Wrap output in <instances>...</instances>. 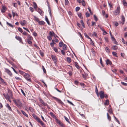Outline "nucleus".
<instances>
[{"instance_id":"nucleus-21","label":"nucleus","mask_w":127,"mask_h":127,"mask_svg":"<svg viewBox=\"0 0 127 127\" xmlns=\"http://www.w3.org/2000/svg\"><path fill=\"white\" fill-rule=\"evenodd\" d=\"M38 22L39 24L40 25H44L45 24V22L43 21H39Z\"/></svg>"},{"instance_id":"nucleus-48","label":"nucleus","mask_w":127,"mask_h":127,"mask_svg":"<svg viewBox=\"0 0 127 127\" xmlns=\"http://www.w3.org/2000/svg\"><path fill=\"white\" fill-rule=\"evenodd\" d=\"M114 43L115 44H117V45H118V43L116 41V40L115 39V40H114L113 41Z\"/></svg>"},{"instance_id":"nucleus-12","label":"nucleus","mask_w":127,"mask_h":127,"mask_svg":"<svg viewBox=\"0 0 127 127\" xmlns=\"http://www.w3.org/2000/svg\"><path fill=\"white\" fill-rule=\"evenodd\" d=\"M6 107L8 108L9 110L11 111H12L11 108L9 104L6 103Z\"/></svg>"},{"instance_id":"nucleus-62","label":"nucleus","mask_w":127,"mask_h":127,"mask_svg":"<svg viewBox=\"0 0 127 127\" xmlns=\"http://www.w3.org/2000/svg\"><path fill=\"white\" fill-rule=\"evenodd\" d=\"M104 39L106 42H108V39L107 37H104Z\"/></svg>"},{"instance_id":"nucleus-60","label":"nucleus","mask_w":127,"mask_h":127,"mask_svg":"<svg viewBox=\"0 0 127 127\" xmlns=\"http://www.w3.org/2000/svg\"><path fill=\"white\" fill-rule=\"evenodd\" d=\"M33 34L35 37H36L37 36V33L35 32H33Z\"/></svg>"},{"instance_id":"nucleus-51","label":"nucleus","mask_w":127,"mask_h":127,"mask_svg":"<svg viewBox=\"0 0 127 127\" xmlns=\"http://www.w3.org/2000/svg\"><path fill=\"white\" fill-rule=\"evenodd\" d=\"M94 19L96 21H97L98 20L96 16L95 15H94Z\"/></svg>"},{"instance_id":"nucleus-17","label":"nucleus","mask_w":127,"mask_h":127,"mask_svg":"<svg viewBox=\"0 0 127 127\" xmlns=\"http://www.w3.org/2000/svg\"><path fill=\"white\" fill-rule=\"evenodd\" d=\"M27 38L28 39L27 40H32L33 38L32 36H30L29 34H27Z\"/></svg>"},{"instance_id":"nucleus-63","label":"nucleus","mask_w":127,"mask_h":127,"mask_svg":"<svg viewBox=\"0 0 127 127\" xmlns=\"http://www.w3.org/2000/svg\"><path fill=\"white\" fill-rule=\"evenodd\" d=\"M43 93L45 96H48V94L46 92H43Z\"/></svg>"},{"instance_id":"nucleus-1","label":"nucleus","mask_w":127,"mask_h":127,"mask_svg":"<svg viewBox=\"0 0 127 127\" xmlns=\"http://www.w3.org/2000/svg\"><path fill=\"white\" fill-rule=\"evenodd\" d=\"M32 116L37 121L40 123L43 127H45L44 124L39 118L37 117V116L34 114H33Z\"/></svg>"},{"instance_id":"nucleus-28","label":"nucleus","mask_w":127,"mask_h":127,"mask_svg":"<svg viewBox=\"0 0 127 127\" xmlns=\"http://www.w3.org/2000/svg\"><path fill=\"white\" fill-rule=\"evenodd\" d=\"M54 32H51L50 31L49 32V36H51V37H52L53 36L54 34Z\"/></svg>"},{"instance_id":"nucleus-42","label":"nucleus","mask_w":127,"mask_h":127,"mask_svg":"<svg viewBox=\"0 0 127 127\" xmlns=\"http://www.w3.org/2000/svg\"><path fill=\"white\" fill-rule=\"evenodd\" d=\"M82 4L83 6H85V5L86 4L84 0H82Z\"/></svg>"},{"instance_id":"nucleus-5","label":"nucleus","mask_w":127,"mask_h":127,"mask_svg":"<svg viewBox=\"0 0 127 127\" xmlns=\"http://www.w3.org/2000/svg\"><path fill=\"white\" fill-rule=\"evenodd\" d=\"M51 57L52 60L54 62L55 64H56L57 63V59L56 56L54 55H52L51 56Z\"/></svg>"},{"instance_id":"nucleus-32","label":"nucleus","mask_w":127,"mask_h":127,"mask_svg":"<svg viewBox=\"0 0 127 127\" xmlns=\"http://www.w3.org/2000/svg\"><path fill=\"white\" fill-rule=\"evenodd\" d=\"M6 23L10 27H11L12 28H13V26L11 24L8 23L7 22H6Z\"/></svg>"},{"instance_id":"nucleus-44","label":"nucleus","mask_w":127,"mask_h":127,"mask_svg":"<svg viewBox=\"0 0 127 127\" xmlns=\"http://www.w3.org/2000/svg\"><path fill=\"white\" fill-rule=\"evenodd\" d=\"M69 1L68 0H65V5L68 4Z\"/></svg>"},{"instance_id":"nucleus-23","label":"nucleus","mask_w":127,"mask_h":127,"mask_svg":"<svg viewBox=\"0 0 127 127\" xmlns=\"http://www.w3.org/2000/svg\"><path fill=\"white\" fill-rule=\"evenodd\" d=\"M105 105H108L109 104V101L108 100H106L105 102L104 103Z\"/></svg>"},{"instance_id":"nucleus-40","label":"nucleus","mask_w":127,"mask_h":127,"mask_svg":"<svg viewBox=\"0 0 127 127\" xmlns=\"http://www.w3.org/2000/svg\"><path fill=\"white\" fill-rule=\"evenodd\" d=\"M63 43L62 41L60 42L59 43V46L60 47H62L63 44Z\"/></svg>"},{"instance_id":"nucleus-6","label":"nucleus","mask_w":127,"mask_h":127,"mask_svg":"<svg viewBox=\"0 0 127 127\" xmlns=\"http://www.w3.org/2000/svg\"><path fill=\"white\" fill-rule=\"evenodd\" d=\"M100 97L101 99H103L104 97V94L103 91H100L99 93Z\"/></svg>"},{"instance_id":"nucleus-29","label":"nucleus","mask_w":127,"mask_h":127,"mask_svg":"<svg viewBox=\"0 0 127 127\" xmlns=\"http://www.w3.org/2000/svg\"><path fill=\"white\" fill-rule=\"evenodd\" d=\"M21 112H22V114L24 115L26 117H28V116L27 115V114H26V113L24 111H23L22 110H21Z\"/></svg>"},{"instance_id":"nucleus-59","label":"nucleus","mask_w":127,"mask_h":127,"mask_svg":"<svg viewBox=\"0 0 127 127\" xmlns=\"http://www.w3.org/2000/svg\"><path fill=\"white\" fill-rule=\"evenodd\" d=\"M21 91L22 92V93L23 94V95L24 96H25L26 95V94H25V93L23 91V90H22V89H21Z\"/></svg>"},{"instance_id":"nucleus-49","label":"nucleus","mask_w":127,"mask_h":127,"mask_svg":"<svg viewBox=\"0 0 127 127\" xmlns=\"http://www.w3.org/2000/svg\"><path fill=\"white\" fill-rule=\"evenodd\" d=\"M18 30L21 32L22 33L23 32L22 29L21 28L19 27L18 28Z\"/></svg>"},{"instance_id":"nucleus-33","label":"nucleus","mask_w":127,"mask_h":127,"mask_svg":"<svg viewBox=\"0 0 127 127\" xmlns=\"http://www.w3.org/2000/svg\"><path fill=\"white\" fill-rule=\"evenodd\" d=\"M112 54L113 55L115 56L116 57H118L117 54V53L114 52H112Z\"/></svg>"},{"instance_id":"nucleus-8","label":"nucleus","mask_w":127,"mask_h":127,"mask_svg":"<svg viewBox=\"0 0 127 127\" xmlns=\"http://www.w3.org/2000/svg\"><path fill=\"white\" fill-rule=\"evenodd\" d=\"M15 38L17 40L19 41L20 42L22 43H23L22 39L19 36L16 35L15 37Z\"/></svg>"},{"instance_id":"nucleus-46","label":"nucleus","mask_w":127,"mask_h":127,"mask_svg":"<svg viewBox=\"0 0 127 127\" xmlns=\"http://www.w3.org/2000/svg\"><path fill=\"white\" fill-rule=\"evenodd\" d=\"M67 102L69 103L70 104L72 105L73 106H74V105L72 102H71V101H69V100H67Z\"/></svg>"},{"instance_id":"nucleus-27","label":"nucleus","mask_w":127,"mask_h":127,"mask_svg":"<svg viewBox=\"0 0 127 127\" xmlns=\"http://www.w3.org/2000/svg\"><path fill=\"white\" fill-rule=\"evenodd\" d=\"M112 48L113 50H117L118 48V47L117 46L114 45L112 47Z\"/></svg>"},{"instance_id":"nucleus-57","label":"nucleus","mask_w":127,"mask_h":127,"mask_svg":"<svg viewBox=\"0 0 127 127\" xmlns=\"http://www.w3.org/2000/svg\"><path fill=\"white\" fill-rule=\"evenodd\" d=\"M29 110L31 112H32L33 111V108L31 107H30L29 109Z\"/></svg>"},{"instance_id":"nucleus-10","label":"nucleus","mask_w":127,"mask_h":127,"mask_svg":"<svg viewBox=\"0 0 127 127\" xmlns=\"http://www.w3.org/2000/svg\"><path fill=\"white\" fill-rule=\"evenodd\" d=\"M37 11L42 16L43 15L44 12L41 9H40L39 8H38Z\"/></svg>"},{"instance_id":"nucleus-18","label":"nucleus","mask_w":127,"mask_h":127,"mask_svg":"<svg viewBox=\"0 0 127 127\" xmlns=\"http://www.w3.org/2000/svg\"><path fill=\"white\" fill-rule=\"evenodd\" d=\"M45 20L48 25H50V23L47 16H45Z\"/></svg>"},{"instance_id":"nucleus-54","label":"nucleus","mask_w":127,"mask_h":127,"mask_svg":"<svg viewBox=\"0 0 127 127\" xmlns=\"http://www.w3.org/2000/svg\"><path fill=\"white\" fill-rule=\"evenodd\" d=\"M15 79L17 80H21V79L20 78L17 77H15Z\"/></svg>"},{"instance_id":"nucleus-9","label":"nucleus","mask_w":127,"mask_h":127,"mask_svg":"<svg viewBox=\"0 0 127 127\" xmlns=\"http://www.w3.org/2000/svg\"><path fill=\"white\" fill-rule=\"evenodd\" d=\"M5 71L7 72L9 75L11 76L12 75V74L10 70L7 68H5Z\"/></svg>"},{"instance_id":"nucleus-36","label":"nucleus","mask_w":127,"mask_h":127,"mask_svg":"<svg viewBox=\"0 0 127 127\" xmlns=\"http://www.w3.org/2000/svg\"><path fill=\"white\" fill-rule=\"evenodd\" d=\"M107 115L108 119L109 121H110L111 120V117L110 116H109L108 113H107Z\"/></svg>"},{"instance_id":"nucleus-64","label":"nucleus","mask_w":127,"mask_h":127,"mask_svg":"<svg viewBox=\"0 0 127 127\" xmlns=\"http://www.w3.org/2000/svg\"><path fill=\"white\" fill-rule=\"evenodd\" d=\"M52 37L51 36H49L48 37V39L49 40H51L52 39Z\"/></svg>"},{"instance_id":"nucleus-22","label":"nucleus","mask_w":127,"mask_h":127,"mask_svg":"<svg viewBox=\"0 0 127 127\" xmlns=\"http://www.w3.org/2000/svg\"><path fill=\"white\" fill-rule=\"evenodd\" d=\"M95 93H96L97 95L98 96H99V94H98V91L97 88L96 87V86L95 88Z\"/></svg>"},{"instance_id":"nucleus-3","label":"nucleus","mask_w":127,"mask_h":127,"mask_svg":"<svg viewBox=\"0 0 127 127\" xmlns=\"http://www.w3.org/2000/svg\"><path fill=\"white\" fill-rule=\"evenodd\" d=\"M120 8L119 6L117 7L116 9L113 12L114 14L115 15L119 14L120 13Z\"/></svg>"},{"instance_id":"nucleus-11","label":"nucleus","mask_w":127,"mask_h":127,"mask_svg":"<svg viewBox=\"0 0 127 127\" xmlns=\"http://www.w3.org/2000/svg\"><path fill=\"white\" fill-rule=\"evenodd\" d=\"M121 20L122 21L121 23L122 24V25H123L125 21V18L124 16L123 15L122 16Z\"/></svg>"},{"instance_id":"nucleus-34","label":"nucleus","mask_w":127,"mask_h":127,"mask_svg":"<svg viewBox=\"0 0 127 127\" xmlns=\"http://www.w3.org/2000/svg\"><path fill=\"white\" fill-rule=\"evenodd\" d=\"M33 17L34 18V20H35L37 22H39V19L38 18L36 17L35 16H34Z\"/></svg>"},{"instance_id":"nucleus-58","label":"nucleus","mask_w":127,"mask_h":127,"mask_svg":"<svg viewBox=\"0 0 127 127\" xmlns=\"http://www.w3.org/2000/svg\"><path fill=\"white\" fill-rule=\"evenodd\" d=\"M22 34L25 35L27 36V34H27L26 32L25 31L23 32Z\"/></svg>"},{"instance_id":"nucleus-45","label":"nucleus","mask_w":127,"mask_h":127,"mask_svg":"<svg viewBox=\"0 0 127 127\" xmlns=\"http://www.w3.org/2000/svg\"><path fill=\"white\" fill-rule=\"evenodd\" d=\"M42 67L44 72L45 73H46V71L45 68H44V67L43 66H42Z\"/></svg>"},{"instance_id":"nucleus-24","label":"nucleus","mask_w":127,"mask_h":127,"mask_svg":"<svg viewBox=\"0 0 127 127\" xmlns=\"http://www.w3.org/2000/svg\"><path fill=\"white\" fill-rule=\"evenodd\" d=\"M67 61L69 63H70L71 62V59L69 57H67L66 58Z\"/></svg>"},{"instance_id":"nucleus-47","label":"nucleus","mask_w":127,"mask_h":127,"mask_svg":"<svg viewBox=\"0 0 127 127\" xmlns=\"http://www.w3.org/2000/svg\"><path fill=\"white\" fill-rule=\"evenodd\" d=\"M86 15L87 17H88L90 16V15L89 13L88 12H86Z\"/></svg>"},{"instance_id":"nucleus-30","label":"nucleus","mask_w":127,"mask_h":127,"mask_svg":"<svg viewBox=\"0 0 127 127\" xmlns=\"http://www.w3.org/2000/svg\"><path fill=\"white\" fill-rule=\"evenodd\" d=\"M26 21L25 20L23 21V22H20L22 26H24L25 25V23H26Z\"/></svg>"},{"instance_id":"nucleus-31","label":"nucleus","mask_w":127,"mask_h":127,"mask_svg":"<svg viewBox=\"0 0 127 127\" xmlns=\"http://www.w3.org/2000/svg\"><path fill=\"white\" fill-rule=\"evenodd\" d=\"M125 0H123V2L124 5L125 6H127V2Z\"/></svg>"},{"instance_id":"nucleus-19","label":"nucleus","mask_w":127,"mask_h":127,"mask_svg":"<svg viewBox=\"0 0 127 127\" xmlns=\"http://www.w3.org/2000/svg\"><path fill=\"white\" fill-rule=\"evenodd\" d=\"M0 80L1 81L2 83L4 84L5 85H6L7 84L6 82L4 81V80L1 77H0Z\"/></svg>"},{"instance_id":"nucleus-41","label":"nucleus","mask_w":127,"mask_h":127,"mask_svg":"<svg viewBox=\"0 0 127 127\" xmlns=\"http://www.w3.org/2000/svg\"><path fill=\"white\" fill-rule=\"evenodd\" d=\"M32 40H27V41L28 43L30 44H32V42L31 41Z\"/></svg>"},{"instance_id":"nucleus-61","label":"nucleus","mask_w":127,"mask_h":127,"mask_svg":"<svg viewBox=\"0 0 127 127\" xmlns=\"http://www.w3.org/2000/svg\"><path fill=\"white\" fill-rule=\"evenodd\" d=\"M37 7V5L36 3H34V7L35 8H36Z\"/></svg>"},{"instance_id":"nucleus-39","label":"nucleus","mask_w":127,"mask_h":127,"mask_svg":"<svg viewBox=\"0 0 127 127\" xmlns=\"http://www.w3.org/2000/svg\"><path fill=\"white\" fill-rule=\"evenodd\" d=\"M78 16L80 18H82L83 17L82 16V15L81 13H78Z\"/></svg>"},{"instance_id":"nucleus-16","label":"nucleus","mask_w":127,"mask_h":127,"mask_svg":"<svg viewBox=\"0 0 127 127\" xmlns=\"http://www.w3.org/2000/svg\"><path fill=\"white\" fill-rule=\"evenodd\" d=\"M74 65L78 69L80 68V67L78 65V63L77 62H75Z\"/></svg>"},{"instance_id":"nucleus-37","label":"nucleus","mask_w":127,"mask_h":127,"mask_svg":"<svg viewBox=\"0 0 127 127\" xmlns=\"http://www.w3.org/2000/svg\"><path fill=\"white\" fill-rule=\"evenodd\" d=\"M110 35H111V38L112 40L113 41V40H115V39L114 37L111 34V33L110 32Z\"/></svg>"},{"instance_id":"nucleus-25","label":"nucleus","mask_w":127,"mask_h":127,"mask_svg":"<svg viewBox=\"0 0 127 127\" xmlns=\"http://www.w3.org/2000/svg\"><path fill=\"white\" fill-rule=\"evenodd\" d=\"M105 50L106 52L108 53H109L110 52V49L107 47H106L105 48Z\"/></svg>"},{"instance_id":"nucleus-2","label":"nucleus","mask_w":127,"mask_h":127,"mask_svg":"<svg viewBox=\"0 0 127 127\" xmlns=\"http://www.w3.org/2000/svg\"><path fill=\"white\" fill-rule=\"evenodd\" d=\"M14 102L16 105L19 108H21L22 107V104L19 99L14 100Z\"/></svg>"},{"instance_id":"nucleus-15","label":"nucleus","mask_w":127,"mask_h":127,"mask_svg":"<svg viewBox=\"0 0 127 127\" xmlns=\"http://www.w3.org/2000/svg\"><path fill=\"white\" fill-rule=\"evenodd\" d=\"M50 114L51 116L53 118H54L55 119L57 118L56 117V116L55 115L53 112H51L50 113Z\"/></svg>"},{"instance_id":"nucleus-53","label":"nucleus","mask_w":127,"mask_h":127,"mask_svg":"<svg viewBox=\"0 0 127 127\" xmlns=\"http://www.w3.org/2000/svg\"><path fill=\"white\" fill-rule=\"evenodd\" d=\"M84 36L86 37L87 38L89 39V38H90V37L89 36H88L87 35V34L85 33H84Z\"/></svg>"},{"instance_id":"nucleus-7","label":"nucleus","mask_w":127,"mask_h":127,"mask_svg":"<svg viewBox=\"0 0 127 127\" xmlns=\"http://www.w3.org/2000/svg\"><path fill=\"white\" fill-rule=\"evenodd\" d=\"M53 98L55 99L58 103H61L62 104H64V103L60 99L55 97H53Z\"/></svg>"},{"instance_id":"nucleus-13","label":"nucleus","mask_w":127,"mask_h":127,"mask_svg":"<svg viewBox=\"0 0 127 127\" xmlns=\"http://www.w3.org/2000/svg\"><path fill=\"white\" fill-rule=\"evenodd\" d=\"M106 64L107 65H111L112 64V62L109 59H107L106 61Z\"/></svg>"},{"instance_id":"nucleus-35","label":"nucleus","mask_w":127,"mask_h":127,"mask_svg":"<svg viewBox=\"0 0 127 127\" xmlns=\"http://www.w3.org/2000/svg\"><path fill=\"white\" fill-rule=\"evenodd\" d=\"M62 127H65V126L64 124L61 121L59 124Z\"/></svg>"},{"instance_id":"nucleus-56","label":"nucleus","mask_w":127,"mask_h":127,"mask_svg":"<svg viewBox=\"0 0 127 127\" xmlns=\"http://www.w3.org/2000/svg\"><path fill=\"white\" fill-rule=\"evenodd\" d=\"M39 100L40 101V102L42 104L44 102L43 101L41 98H39Z\"/></svg>"},{"instance_id":"nucleus-26","label":"nucleus","mask_w":127,"mask_h":127,"mask_svg":"<svg viewBox=\"0 0 127 127\" xmlns=\"http://www.w3.org/2000/svg\"><path fill=\"white\" fill-rule=\"evenodd\" d=\"M64 117L66 121L68 122L70 124V122L68 119L65 116H64Z\"/></svg>"},{"instance_id":"nucleus-20","label":"nucleus","mask_w":127,"mask_h":127,"mask_svg":"<svg viewBox=\"0 0 127 127\" xmlns=\"http://www.w3.org/2000/svg\"><path fill=\"white\" fill-rule=\"evenodd\" d=\"M63 48L64 50H66L67 49L66 45L65 44H64L63 46Z\"/></svg>"},{"instance_id":"nucleus-50","label":"nucleus","mask_w":127,"mask_h":127,"mask_svg":"<svg viewBox=\"0 0 127 127\" xmlns=\"http://www.w3.org/2000/svg\"><path fill=\"white\" fill-rule=\"evenodd\" d=\"M61 52L63 54V55H65V52L64 50H61Z\"/></svg>"},{"instance_id":"nucleus-52","label":"nucleus","mask_w":127,"mask_h":127,"mask_svg":"<svg viewBox=\"0 0 127 127\" xmlns=\"http://www.w3.org/2000/svg\"><path fill=\"white\" fill-rule=\"evenodd\" d=\"M108 111L110 114H111L112 113V110L111 108L109 109Z\"/></svg>"},{"instance_id":"nucleus-38","label":"nucleus","mask_w":127,"mask_h":127,"mask_svg":"<svg viewBox=\"0 0 127 127\" xmlns=\"http://www.w3.org/2000/svg\"><path fill=\"white\" fill-rule=\"evenodd\" d=\"M55 119V121L58 124H59L61 121L59 119H58L57 118V117Z\"/></svg>"},{"instance_id":"nucleus-14","label":"nucleus","mask_w":127,"mask_h":127,"mask_svg":"<svg viewBox=\"0 0 127 127\" xmlns=\"http://www.w3.org/2000/svg\"><path fill=\"white\" fill-rule=\"evenodd\" d=\"M3 95L6 99H8L10 98V96L7 94H3Z\"/></svg>"},{"instance_id":"nucleus-55","label":"nucleus","mask_w":127,"mask_h":127,"mask_svg":"<svg viewBox=\"0 0 127 127\" xmlns=\"http://www.w3.org/2000/svg\"><path fill=\"white\" fill-rule=\"evenodd\" d=\"M121 84H123V85L125 86H127V84L126 83L124 82H121Z\"/></svg>"},{"instance_id":"nucleus-43","label":"nucleus","mask_w":127,"mask_h":127,"mask_svg":"<svg viewBox=\"0 0 127 127\" xmlns=\"http://www.w3.org/2000/svg\"><path fill=\"white\" fill-rule=\"evenodd\" d=\"M80 9V8L78 6L75 9L76 11L78 12Z\"/></svg>"},{"instance_id":"nucleus-4","label":"nucleus","mask_w":127,"mask_h":127,"mask_svg":"<svg viewBox=\"0 0 127 127\" xmlns=\"http://www.w3.org/2000/svg\"><path fill=\"white\" fill-rule=\"evenodd\" d=\"M24 77L29 82L31 81V79L30 78V76L29 74L26 73H25L24 75Z\"/></svg>"}]
</instances>
